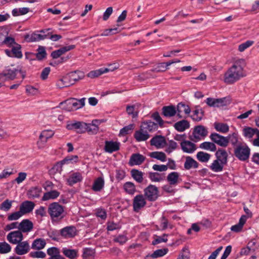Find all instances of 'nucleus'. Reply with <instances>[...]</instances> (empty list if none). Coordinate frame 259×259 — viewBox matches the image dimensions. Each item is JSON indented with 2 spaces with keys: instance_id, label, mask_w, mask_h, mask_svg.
Here are the masks:
<instances>
[{
  "instance_id": "f257e3e1",
  "label": "nucleus",
  "mask_w": 259,
  "mask_h": 259,
  "mask_svg": "<svg viewBox=\"0 0 259 259\" xmlns=\"http://www.w3.org/2000/svg\"><path fill=\"white\" fill-rule=\"evenodd\" d=\"M245 59L235 60L233 65L224 73V81L227 84H232L245 76Z\"/></svg>"
},
{
  "instance_id": "f03ea898",
  "label": "nucleus",
  "mask_w": 259,
  "mask_h": 259,
  "mask_svg": "<svg viewBox=\"0 0 259 259\" xmlns=\"http://www.w3.org/2000/svg\"><path fill=\"white\" fill-rule=\"evenodd\" d=\"M234 154L235 156L242 161H247L250 155V149L244 143H239L234 148Z\"/></svg>"
},
{
  "instance_id": "7ed1b4c3",
  "label": "nucleus",
  "mask_w": 259,
  "mask_h": 259,
  "mask_svg": "<svg viewBox=\"0 0 259 259\" xmlns=\"http://www.w3.org/2000/svg\"><path fill=\"white\" fill-rule=\"evenodd\" d=\"M85 98L79 100L75 98H70L64 102H62L60 104L63 105V109L67 111H71L76 110L84 106Z\"/></svg>"
},
{
  "instance_id": "20e7f679",
  "label": "nucleus",
  "mask_w": 259,
  "mask_h": 259,
  "mask_svg": "<svg viewBox=\"0 0 259 259\" xmlns=\"http://www.w3.org/2000/svg\"><path fill=\"white\" fill-rule=\"evenodd\" d=\"M144 196L149 201H155L159 197L158 188L153 185H149L144 190Z\"/></svg>"
},
{
  "instance_id": "39448f33",
  "label": "nucleus",
  "mask_w": 259,
  "mask_h": 259,
  "mask_svg": "<svg viewBox=\"0 0 259 259\" xmlns=\"http://www.w3.org/2000/svg\"><path fill=\"white\" fill-rule=\"evenodd\" d=\"M208 134L207 129L203 125H197L194 128L192 135L190 136V139L194 142H197L202 139H204Z\"/></svg>"
},
{
  "instance_id": "423d86ee",
  "label": "nucleus",
  "mask_w": 259,
  "mask_h": 259,
  "mask_svg": "<svg viewBox=\"0 0 259 259\" xmlns=\"http://www.w3.org/2000/svg\"><path fill=\"white\" fill-rule=\"evenodd\" d=\"M48 212L52 219L58 218L60 217V219L63 218L62 214L64 212V209L62 206L57 202L51 203L48 208Z\"/></svg>"
},
{
  "instance_id": "0eeeda50",
  "label": "nucleus",
  "mask_w": 259,
  "mask_h": 259,
  "mask_svg": "<svg viewBox=\"0 0 259 259\" xmlns=\"http://www.w3.org/2000/svg\"><path fill=\"white\" fill-rule=\"evenodd\" d=\"M51 30V28H48L40 30V32L42 34L33 33L31 35H26L25 39L27 42H33L48 38V36L50 35L49 31Z\"/></svg>"
},
{
  "instance_id": "6e6552de",
  "label": "nucleus",
  "mask_w": 259,
  "mask_h": 259,
  "mask_svg": "<svg viewBox=\"0 0 259 259\" xmlns=\"http://www.w3.org/2000/svg\"><path fill=\"white\" fill-rule=\"evenodd\" d=\"M18 72L21 74L22 79L25 77V72L22 71L21 69H9L4 70L2 73H0V79L2 80L4 77H6L8 79L13 80L15 78L16 74Z\"/></svg>"
},
{
  "instance_id": "1a4fd4ad",
  "label": "nucleus",
  "mask_w": 259,
  "mask_h": 259,
  "mask_svg": "<svg viewBox=\"0 0 259 259\" xmlns=\"http://www.w3.org/2000/svg\"><path fill=\"white\" fill-rule=\"evenodd\" d=\"M54 135V132L51 130H44L41 132L39 137V140L37 142V145L38 149H42L45 147L48 140L52 138Z\"/></svg>"
},
{
  "instance_id": "9d476101",
  "label": "nucleus",
  "mask_w": 259,
  "mask_h": 259,
  "mask_svg": "<svg viewBox=\"0 0 259 259\" xmlns=\"http://www.w3.org/2000/svg\"><path fill=\"white\" fill-rule=\"evenodd\" d=\"M66 127L69 130H77V133L82 134L87 132L88 123L82 121H76L68 124Z\"/></svg>"
},
{
  "instance_id": "9b49d317",
  "label": "nucleus",
  "mask_w": 259,
  "mask_h": 259,
  "mask_svg": "<svg viewBox=\"0 0 259 259\" xmlns=\"http://www.w3.org/2000/svg\"><path fill=\"white\" fill-rule=\"evenodd\" d=\"M146 204V201L144 196L140 194L136 196L133 201V210L135 212H139Z\"/></svg>"
},
{
  "instance_id": "f8f14e48",
  "label": "nucleus",
  "mask_w": 259,
  "mask_h": 259,
  "mask_svg": "<svg viewBox=\"0 0 259 259\" xmlns=\"http://www.w3.org/2000/svg\"><path fill=\"white\" fill-rule=\"evenodd\" d=\"M8 241L13 244H16L23 239V235L20 230L13 231L7 236Z\"/></svg>"
},
{
  "instance_id": "ddd939ff",
  "label": "nucleus",
  "mask_w": 259,
  "mask_h": 259,
  "mask_svg": "<svg viewBox=\"0 0 259 259\" xmlns=\"http://www.w3.org/2000/svg\"><path fill=\"white\" fill-rule=\"evenodd\" d=\"M209 138L213 143H215L220 146L226 147L228 145L227 138L217 133H212Z\"/></svg>"
},
{
  "instance_id": "4468645a",
  "label": "nucleus",
  "mask_w": 259,
  "mask_h": 259,
  "mask_svg": "<svg viewBox=\"0 0 259 259\" xmlns=\"http://www.w3.org/2000/svg\"><path fill=\"white\" fill-rule=\"evenodd\" d=\"M17 246L15 248V253L19 255H22L27 253L30 250V246L27 241H21L17 243Z\"/></svg>"
},
{
  "instance_id": "2eb2a0df",
  "label": "nucleus",
  "mask_w": 259,
  "mask_h": 259,
  "mask_svg": "<svg viewBox=\"0 0 259 259\" xmlns=\"http://www.w3.org/2000/svg\"><path fill=\"white\" fill-rule=\"evenodd\" d=\"M12 49H6L5 50V53L11 57H16L17 58H21L22 57V53L21 51V47L18 44H16L12 47Z\"/></svg>"
},
{
  "instance_id": "dca6fc26",
  "label": "nucleus",
  "mask_w": 259,
  "mask_h": 259,
  "mask_svg": "<svg viewBox=\"0 0 259 259\" xmlns=\"http://www.w3.org/2000/svg\"><path fill=\"white\" fill-rule=\"evenodd\" d=\"M151 146H154L157 148H162L166 146V141L164 137L161 135L154 136L150 140Z\"/></svg>"
},
{
  "instance_id": "f3484780",
  "label": "nucleus",
  "mask_w": 259,
  "mask_h": 259,
  "mask_svg": "<svg viewBox=\"0 0 259 259\" xmlns=\"http://www.w3.org/2000/svg\"><path fill=\"white\" fill-rule=\"evenodd\" d=\"M33 228V224L28 219L23 220L18 225V228L21 232L27 233L30 232Z\"/></svg>"
},
{
  "instance_id": "a211bd4d",
  "label": "nucleus",
  "mask_w": 259,
  "mask_h": 259,
  "mask_svg": "<svg viewBox=\"0 0 259 259\" xmlns=\"http://www.w3.org/2000/svg\"><path fill=\"white\" fill-rule=\"evenodd\" d=\"M76 229L74 226L66 227L60 231L62 237L65 238H72L76 235Z\"/></svg>"
},
{
  "instance_id": "6ab92c4d",
  "label": "nucleus",
  "mask_w": 259,
  "mask_h": 259,
  "mask_svg": "<svg viewBox=\"0 0 259 259\" xmlns=\"http://www.w3.org/2000/svg\"><path fill=\"white\" fill-rule=\"evenodd\" d=\"M75 45H69L67 46H65L61 48L60 49L53 51L51 54V56L53 59H57L59 58L63 54H64L68 51H69L71 50H73L75 48Z\"/></svg>"
},
{
  "instance_id": "aec40b11",
  "label": "nucleus",
  "mask_w": 259,
  "mask_h": 259,
  "mask_svg": "<svg viewBox=\"0 0 259 259\" xmlns=\"http://www.w3.org/2000/svg\"><path fill=\"white\" fill-rule=\"evenodd\" d=\"M206 103L210 107H221L226 106V98L213 99L207 98L206 100Z\"/></svg>"
},
{
  "instance_id": "412c9836",
  "label": "nucleus",
  "mask_w": 259,
  "mask_h": 259,
  "mask_svg": "<svg viewBox=\"0 0 259 259\" xmlns=\"http://www.w3.org/2000/svg\"><path fill=\"white\" fill-rule=\"evenodd\" d=\"M145 159L146 157L140 154H133L130 157L128 164L131 166L140 165L145 161Z\"/></svg>"
},
{
  "instance_id": "4be33fe9",
  "label": "nucleus",
  "mask_w": 259,
  "mask_h": 259,
  "mask_svg": "<svg viewBox=\"0 0 259 259\" xmlns=\"http://www.w3.org/2000/svg\"><path fill=\"white\" fill-rule=\"evenodd\" d=\"M35 206L33 202L30 201H25L20 206V210L24 215L30 213L32 211Z\"/></svg>"
},
{
  "instance_id": "5701e85b",
  "label": "nucleus",
  "mask_w": 259,
  "mask_h": 259,
  "mask_svg": "<svg viewBox=\"0 0 259 259\" xmlns=\"http://www.w3.org/2000/svg\"><path fill=\"white\" fill-rule=\"evenodd\" d=\"M181 146L182 150L188 153H192L196 150V145L189 141L181 142Z\"/></svg>"
},
{
  "instance_id": "b1692460",
  "label": "nucleus",
  "mask_w": 259,
  "mask_h": 259,
  "mask_svg": "<svg viewBox=\"0 0 259 259\" xmlns=\"http://www.w3.org/2000/svg\"><path fill=\"white\" fill-rule=\"evenodd\" d=\"M119 149V143L117 142L106 141L104 150L106 152L111 153Z\"/></svg>"
},
{
  "instance_id": "393cba45",
  "label": "nucleus",
  "mask_w": 259,
  "mask_h": 259,
  "mask_svg": "<svg viewBox=\"0 0 259 259\" xmlns=\"http://www.w3.org/2000/svg\"><path fill=\"white\" fill-rule=\"evenodd\" d=\"M47 253L50 256V257L48 259H66L60 254L59 249L56 247L48 248Z\"/></svg>"
},
{
  "instance_id": "a878e982",
  "label": "nucleus",
  "mask_w": 259,
  "mask_h": 259,
  "mask_svg": "<svg viewBox=\"0 0 259 259\" xmlns=\"http://www.w3.org/2000/svg\"><path fill=\"white\" fill-rule=\"evenodd\" d=\"M216 160L226 165L228 161V154L225 149H219L215 154Z\"/></svg>"
},
{
  "instance_id": "bb28decb",
  "label": "nucleus",
  "mask_w": 259,
  "mask_h": 259,
  "mask_svg": "<svg viewBox=\"0 0 259 259\" xmlns=\"http://www.w3.org/2000/svg\"><path fill=\"white\" fill-rule=\"evenodd\" d=\"M78 156L76 155L66 157L63 160L56 164L52 168V169L60 172L62 171V166L63 164L66 163L67 162L71 161L72 160H74V161L76 162Z\"/></svg>"
},
{
  "instance_id": "cd10ccee",
  "label": "nucleus",
  "mask_w": 259,
  "mask_h": 259,
  "mask_svg": "<svg viewBox=\"0 0 259 259\" xmlns=\"http://www.w3.org/2000/svg\"><path fill=\"white\" fill-rule=\"evenodd\" d=\"M141 127L142 130L146 131L148 134L149 132L155 131L158 128L157 124L150 120L143 122Z\"/></svg>"
},
{
  "instance_id": "c85d7f7f",
  "label": "nucleus",
  "mask_w": 259,
  "mask_h": 259,
  "mask_svg": "<svg viewBox=\"0 0 259 259\" xmlns=\"http://www.w3.org/2000/svg\"><path fill=\"white\" fill-rule=\"evenodd\" d=\"M82 180V177L80 172H76L71 174L68 178L67 179V182L68 185L72 186L74 184L80 182Z\"/></svg>"
},
{
  "instance_id": "c756f323",
  "label": "nucleus",
  "mask_w": 259,
  "mask_h": 259,
  "mask_svg": "<svg viewBox=\"0 0 259 259\" xmlns=\"http://www.w3.org/2000/svg\"><path fill=\"white\" fill-rule=\"evenodd\" d=\"M116 68H117V67H115L113 68H101L98 70L92 71H90L88 74V76L89 77L94 78L97 77L99 76L100 75H101V74H102L104 73H106L109 71H113L115 70H116Z\"/></svg>"
},
{
  "instance_id": "7c9ffc66",
  "label": "nucleus",
  "mask_w": 259,
  "mask_h": 259,
  "mask_svg": "<svg viewBox=\"0 0 259 259\" xmlns=\"http://www.w3.org/2000/svg\"><path fill=\"white\" fill-rule=\"evenodd\" d=\"M134 137L138 142L145 141L150 138V135L140 126V129L135 132Z\"/></svg>"
},
{
  "instance_id": "2f4dec72",
  "label": "nucleus",
  "mask_w": 259,
  "mask_h": 259,
  "mask_svg": "<svg viewBox=\"0 0 259 259\" xmlns=\"http://www.w3.org/2000/svg\"><path fill=\"white\" fill-rule=\"evenodd\" d=\"M167 180L170 185L176 186L181 181L179 174L177 172H171L167 176Z\"/></svg>"
},
{
  "instance_id": "473e14b6",
  "label": "nucleus",
  "mask_w": 259,
  "mask_h": 259,
  "mask_svg": "<svg viewBox=\"0 0 259 259\" xmlns=\"http://www.w3.org/2000/svg\"><path fill=\"white\" fill-rule=\"evenodd\" d=\"M162 113L165 117H172L177 113V110L174 106H163L162 108Z\"/></svg>"
},
{
  "instance_id": "72a5a7b5",
  "label": "nucleus",
  "mask_w": 259,
  "mask_h": 259,
  "mask_svg": "<svg viewBox=\"0 0 259 259\" xmlns=\"http://www.w3.org/2000/svg\"><path fill=\"white\" fill-rule=\"evenodd\" d=\"M67 76L70 82H71V85L74 84L76 81L82 79L84 76L83 73L80 71L71 72Z\"/></svg>"
},
{
  "instance_id": "f704fd0d",
  "label": "nucleus",
  "mask_w": 259,
  "mask_h": 259,
  "mask_svg": "<svg viewBox=\"0 0 259 259\" xmlns=\"http://www.w3.org/2000/svg\"><path fill=\"white\" fill-rule=\"evenodd\" d=\"M198 163L190 156L186 157V161L184 163V167L186 169H190L192 168H197L198 167Z\"/></svg>"
},
{
  "instance_id": "c9c22d12",
  "label": "nucleus",
  "mask_w": 259,
  "mask_h": 259,
  "mask_svg": "<svg viewBox=\"0 0 259 259\" xmlns=\"http://www.w3.org/2000/svg\"><path fill=\"white\" fill-rule=\"evenodd\" d=\"M259 130L257 128H253L250 127H245L243 129V134L244 136L248 139H251L255 134L257 136Z\"/></svg>"
},
{
  "instance_id": "e433bc0d",
  "label": "nucleus",
  "mask_w": 259,
  "mask_h": 259,
  "mask_svg": "<svg viewBox=\"0 0 259 259\" xmlns=\"http://www.w3.org/2000/svg\"><path fill=\"white\" fill-rule=\"evenodd\" d=\"M63 254L69 259H75L78 256V251L76 249L63 248L62 250Z\"/></svg>"
},
{
  "instance_id": "4c0bfd02",
  "label": "nucleus",
  "mask_w": 259,
  "mask_h": 259,
  "mask_svg": "<svg viewBox=\"0 0 259 259\" xmlns=\"http://www.w3.org/2000/svg\"><path fill=\"white\" fill-rule=\"evenodd\" d=\"M190 127L189 122L186 120H182L175 123L174 127L179 132H183Z\"/></svg>"
},
{
  "instance_id": "58836bf2",
  "label": "nucleus",
  "mask_w": 259,
  "mask_h": 259,
  "mask_svg": "<svg viewBox=\"0 0 259 259\" xmlns=\"http://www.w3.org/2000/svg\"><path fill=\"white\" fill-rule=\"evenodd\" d=\"M132 177L138 183H142L143 181L144 173L137 169H133L131 171Z\"/></svg>"
},
{
  "instance_id": "ea45409f",
  "label": "nucleus",
  "mask_w": 259,
  "mask_h": 259,
  "mask_svg": "<svg viewBox=\"0 0 259 259\" xmlns=\"http://www.w3.org/2000/svg\"><path fill=\"white\" fill-rule=\"evenodd\" d=\"M46 244V241L44 239H36L33 241L31 248L35 250H40L45 247Z\"/></svg>"
},
{
  "instance_id": "a19ab883",
  "label": "nucleus",
  "mask_w": 259,
  "mask_h": 259,
  "mask_svg": "<svg viewBox=\"0 0 259 259\" xmlns=\"http://www.w3.org/2000/svg\"><path fill=\"white\" fill-rule=\"evenodd\" d=\"M225 165L224 164L215 159L210 165L209 168L212 171L215 172H219L223 170Z\"/></svg>"
},
{
  "instance_id": "79ce46f5",
  "label": "nucleus",
  "mask_w": 259,
  "mask_h": 259,
  "mask_svg": "<svg viewBox=\"0 0 259 259\" xmlns=\"http://www.w3.org/2000/svg\"><path fill=\"white\" fill-rule=\"evenodd\" d=\"M104 186V180L102 177L98 178L94 182L92 189L95 191H100Z\"/></svg>"
},
{
  "instance_id": "37998d69",
  "label": "nucleus",
  "mask_w": 259,
  "mask_h": 259,
  "mask_svg": "<svg viewBox=\"0 0 259 259\" xmlns=\"http://www.w3.org/2000/svg\"><path fill=\"white\" fill-rule=\"evenodd\" d=\"M149 178L152 182H159L164 179L165 176L162 174L156 172H150L149 173Z\"/></svg>"
},
{
  "instance_id": "c03bdc74",
  "label": "nucleus",
  "mask_w": 259,
  "mask_h": 259,
  "mask_svg": "<svg viewBox=\"0 0 259 259\" xmlns=\"http://www.w3.org/2000/svg\"><path fill=\"white\" fill-rule=\"evenodd\" d=\"M56 85L58 88L62 89L65 87H68L71 85L67 75L63 77L62 78L59 79L56 83Z\"/></svg>"
},
{
  "instance_id": "a18cd8bd",
  "label": "nucleus",
  "mask_w": 259,
  "mask_h": 259,
  "mask_svg": "<svg viewBox=\"0 0 259 259\" xmlns=\"http://www.w3.org/2000/svg\"><path fill=\"white\" fill-rule=\"evenodd\" d=\"M60 195V193L56 190H53L45 193L42 198V200L46 201L49 199H54L57 198Z\"/></svg>"
},
{
  "instance_id": "49530a36",
  "label": "nucleus",
  "mask_w": 259,
  "mask_h": 259,
  "mask_svg": "<svg viewBox=\"0 0 259 259\" xmlns=\"http://www.w3.org/2000/svg\"><path fill=\"white\" fill-rule=\"evenodd\" d=\"M123 189L127 193L131 195L134 194L136 191L135 184L131 182H126L123 185Z\"/></svg>"
},
{
  "instance_id": "de8ad7c7",
  "label": "nucleus",
  "mask_w": 259,
  "mask_h": 259,
  "mask_svg": "<svg viewBox=\"0 0 259 259\" xmlns=\"http://www.w3.org/2000/svg\"><path fill=\"white\" fill-rule=\"evenodd\" d=\"M210 157V154L203 151L198 152L196 154L197 159L201 162H208Z\"/></svg>"
},
{
  "instance_id": "09e8293b",
  "label": "nucleus",
  "mask_w": 259,
  "mask_h": 259,
  "mask_svg": "<svg viewBox=\"0 0 259 259\" xmlns=\"http://www.w3.org/2000/svg\"><path fill=\"white\" fill-rule=\"evenodd\" d=\"M199 147L201 149L210 150L211 151H215L217 150V147L214 143L209 142H204L201 143Z\"/></svg>"
},
{
  "instance_id": "8fccbe9b",
  "label": "nucleus",
  "mask_w": 259,
  "mask_h": 259,
  "mask_svg": "<svg viewBox=\"0 0 259 259\" xmlns=\"http://www.w3.org/2000/svg\"><path fill=\"white\" fill-rule=\"evenodd\" d=\"M149 156L152 158L157 159L162 162L165 161L166 159L165 154L162 152H152L149 154Z\"/></svg>"
},
{
  "instance_id": "3c124183",
  "label": "nucleus",
  "mask_w": 259,
  "mask_h": 259,
  "mask_svg": "<svg viewBox=\"0 0 259 259\" xmlns=\"http://www.w3.org/2000/svg\"><path fill=\"white\" fill-rule=\"evenodd\" d=\"M214 125L215 129L219 132L226 133L229 131V126L226 123L215 122Z\"/></svg>"
},
{
  "instance_id": "603ef678",
  "label": "nucleus",
  "mask_w": 259,
  "mask_h": 259,
  "mask_svg": "<svg viewBox=\"0 0 259 259\" xmlns=\"http://www.w3.org/2000/svg\"><path fill=\"white\" fill-rule=\"evenodd\" d=\"M226 138L228 143L230 142L234 148L238 144V136L237 134L234 133L232 134L229 135Z\"/></svg>"
},
{
  "instance_id": "864d4df0",
  "label": "nucleus",
  "mask_w": 259,
  "mask_h": 259,
  "mask_svg": "<svg viewBox=\"0 0 259 259\" xmlns=\"http://www.w3.org/2000/svg\"><path fill=\"white\" fill-rule=\"evenodd\" d=\"M12 249L11 245L6 241L0 242V253L7 254L9 253Z\"/></svg>"
},
{
  "instance_id": "5fc2aeb1",
  "label": "nucleus",
  "mask_w": 259,
  "mask_h": 259,
  "mask_svg": "<svg viewBox=\"0 0 259 259\" xmlns=\"http://www.w3.org/2000/svg\"><path fill=\"white\" fill-rule=\"evenodd\" d=\"M176 110L177 112H184L186 114H189L191 111L189 106L182 102L178 104Z\"/></svg>"
},
{
  "instance_id": "6e6d98bb",
  "label": "nucleus",
  "mask_w": 259,
  "mask_h": 259,
  "mask_svg": "<svg viewBox=\"0 0 259 259\" xmlns=\"http://www.w3.org/2000/svg\"><path fill=\"white\" fill-rule=\"evenodd\" d=\"M167 148L165 149V152L170 153L172 151L177 149L178 147L177 143L173 140H169L168 143H166Z\"/></svg>"
},
{
  "instance_id": "4d7b16f0",
  "label": "nucleus",
  "mask_w": 259,
  "mask_h": 259,
  "mask_svg": "<svg viewBox=\"0 0 259 259\" xmlns=\"http://www.w3.org/2000/svg\"><path fill=\"white\" fill-rule=\"evenodd\" d=\"M47 55L45 47L39 46L37 49V53L36 54V57L38 60H41L46 58Z\"/></svg>"
},
{
  "instance_id": "13d9d810",
  "label": "nucleus",
  "mask_w": 259,
  "mask_h": 259,
  "mask_svg": "<svg viewBox=\"0 0 259 259\" xmlns=\"http://www.w3.org/2000/svg\"><path fill=\"white\" fill-rule=\"evenodd\" d=\"M135 105H128L126 106V112L128 115L132 116L133 118H136L138 116V111L135 110Z\"/></svg>"
},
{
  "instance_id": "bf43d9fd",
  "label": "nucleus",
  "mask_w": 259,
  "mask_h": 259,
  "mask_svg": "<svg viewBox=\"0 0 259 259\" xmlns=\"http://www.w3.org/2000/svg\"><path fill=\"white\" fill-rule=\"evenodd\" d=\"M168 68L165 66V63H161L157 64L155 67L150 70L153 72H164L166 71Z\"/></svg>"
},
{
  "instance_id": "052dcab7",
  "label": "nucleus",
  "mask_w": 259,
  "mask_h": 259,
  "mask_svg": "<svg viewBox=\"0 0 259 259\" xmlns=\"http://www.w3.org/2000/svg\"><path fill=\"white\" fill-rule=\"evenodd\" d=\"M12 201L6 199L0 204V209L7 211L11 207Z\"/></svg>"
},
{
  "instance_id": "680f3d73",
  "label": "nucleus",
  "mask_w": 259,
  "mask_h": 259,
  "mask_svg": "<svg viewBox=\"0 0 259 259\" xmlns=\"http://www.w3.org/2000/svg\"><path fill=\"white\" fill-rule=\"evenodd\" d=\"M254 44L253 40H247L244 43L240 44L238 46V51L240 52H243L246 49L251 46Z\"/></svg>"
},
{
  "instance_id": "e2e57ef3",
  "label": "nucleus",
  "mask_w": 259,
  "mask_h": 259,
  "mask_svg": "<svg viewBox=\"0 0 259 259\" xmlns=\"http://www.w3.org/2000/svg\"><path fill=\"white\" fill-rule=\"evenodd\" d=\"M134 127V124H131L127 126H126L120 130L119 135L122 136L127 135L133 131Z\"/></svg>"
},
{
  "instance_id": "0e129e2a",
  "label": "nucleus",
  "mask_w": 259,
  "mask_h": 259,
  "mask_svg": "<svg viewBox=\"0 0 259 259\" xmlns=\"http://www.w3.org/2000/svg\"><path fill=\"white\" fill-rule=\"evenodd\" d=\"M167 236V235L166 234H163L162 236H156L155 238L152 242L153 245H156L159 243H160L162 242H166L167 241V239L166 237Z\"/></svg>"
},
{
  "instance_id": "69168bd1",
  "label": "nucleus",
  "mask_w": 259,
  "mask_h": 259,
  "mask_svg": "<svg viewBox=\"0 0 259 259\" xmlns=\"http://www.w3.org/2000/svg\"><path fill=\"white\" fill-rule=\"evenodd\" d=\"M167 251L168 249L167 248L157 249L152 253L153 256H154L155 258L161 257L166 254Z\"/></svg>"
},
{
  "instance_id": "338daca9",
  "label": "nucleus",
  "mask_w": 259,
  "mask_h": 259,
  "mask_svg": "<svg viewBox=\"0 0 259 259\" xmlns=\"http://www.w3.org/2000/svg\"><path fill=\"white\" fill-rule=\"evenodd\" d=\"M23 215V214H22L20 210L16 211L9 215L8 217V220L9 221L17 220L19 219L20 217H21Z\"/></svg>"
},
{
  "instance_id": "774afa93",
  "label": "nucleus",
  "mask_w": 259,
  "mask_h": 259,
  "mask_svg": "<svg viewBox=\"0 0 259 259\" xmlns=\"http://www.w3.org/2000/svg\"><path fill=\"white\" fill-rule=\"evenodd\" d=\"M190 252L188 249L185 247L183 249L182 252L177 259H189Z\"/></svg>"
}]
</instances>
